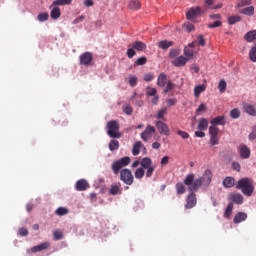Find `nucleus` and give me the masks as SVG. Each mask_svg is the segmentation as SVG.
<instances>
[{
  "instance_id": "nucleus-1",
  "label": "nucleus",
  "mask_w": 256,
  "mask_h": 256,
  "mask_svg": "<svg viewBox=\"0 0 256 256\" xmlns=\"http://www.w3.org/2000/svg\"><path fill=\"white\" fill-rule=\"evenodd\" d=\"M131 163V158L129 156H125L119 160H116L112 163L111 169L114 175H119L120 173V181L125 185H132L135 181V177L133 176V172L127 168V165Z\"/></svg>"
},
{
  "instance_id": "nucleus-2",
  "label": "nucleus",
  "mask_w": 256,
  "mask_h": 256,
  "mask_svg": "<svg viewBox=\"0 0 256 256\" xmlns=\"http://www.w3.org/2000/svg\"><path fill=\"white\" fill-rule=\"evenodd\" d=\"M212 179L213 173L208 169L204 171L202 177L197 179H195V174H188L184 179V185H187L189 191H199L200 187H209Z\"/></svg>"
},
{
  "instance_id": "nucleus-3",
  "label": "nucleus",
  "mask_w": 256,
  "mask_h": 256,
  "mask_svg": "<svg viewBox=\"0 0 256 256\" xmlns=\"http://www.w3.org/2000/svg\"><path fill=\"white\" fill-rule=\"evenodd\" d=\"M236 189L242 191L243 195L246 197H251L255 191V185L253 184V179L251 178H242L236 184Z\"/></svg>"
},
{
  "instance_id": "nucleus-4",
  "label": "nucleus",
  "mask_w": 256,
  "mask_h": 256,
  "mask_svg": "<svg viewBox=\"0 0 256 256\" xmlns=\"http://www.w3.org/2000/svg\"><path fill=\"white\" fill-rule=\"evenodd\" d=\"M107 135H109L112 139H121L123 136L121 132H119L120 126L119 121L117 120H110L107 125Z\"/></svg>"
},
{
  "instance_id": "nucleus-5",
  "label": "nucleus",
  "mask_w": 256,
  "mask_h": 256,
  "mask_svg": "<svg viewBox=\"0 0 256 256\" xmlns=\"http://www.w3.org/2000/svg\"><path fill=\"white\" fill-rule=\"evenodd\" d=\"M209 135H210V144L215 146L219 145V128L217 126H210L209 127Z\"/></svg>"
},
{
  "instance_id": "nucleus-6",
  "label": "nucleus",
  "mask_w": 256,
  "mask_h": 256,
  "mask_svg": "<svg viewBox=\"0 0 256 256\" xmlns=\"http://www.w3.org/2000/svg\"><path fill=\"white\" fill-rule=\"evenodd\" d=\"M155 133V127L148 125L145 130L141 133V139L145 142L149 141L151 137H153V134Z\"/></svg>"
},
{
  "instance_id": "nucleus-7",
  "label": "nucleus",
  "mask_w": 256,
  "mask_h": 256,
  "mask_svg": "<svg viewBox=\"0 0 256 256\" xmlns=\"http://www.w3.org/2000/svg\"><path fill=\"white\" fill-rule=\"evenodd\" d=\"M197 205V195L195 192L191 191L186 199L185 209H193Z\"/></svg>"
},
{
  "instance_id": "nucleus-8",
  "label": "nucleus",
  "mask_w": 256,
  "mask_h": 256,
  "mask_svg": "<svg viewBox=\"0 0 256 256\" xmlns=\"http://www.w3.org/2000/svg\"><path fill=\"white\" fill-rule=\"evenodd\" d=\"M201 13H203V10H201V7L199 6L192 7L186 12V18L188 20L195 19L198 15H201Z\"/></svg>"
},
{
  "instance_id": "nucleus-9",
  "label": "nucleus",
  "mask_w": 256,
  "mask_h": 256,
  "mask_svg": "<svg viewBox=\"0 0 256 256\" xmlns=\"http://www.w3.org/2000/svg\"><path fill=\"white\" fill-rule=\"evenodd\" d=\"M156 128L158 129L160 135H165L166 137H169V135L171 134L169 126H167L163 121H157Z\"/></svg>"
},
{
  "instance_id": "nucleus-10",
  "label": "nucleus",
  "mask_w": 256,
  "mask_h": 256,
  "mask_svg": "<svg viewBox=\"0 0 256 256\" xmlns=\"http://www.w3.org/2000/svg\"><path fill=\"white\" fill-rule=\"evenodd\" d=\"M238 153L240 154L241 159H249V157H251V149L245 144L239 145Z\"/></svg>"
},
{
  "instance_id": "nucleus-11",
  "label": "nucleus",
  "mask_w": 256,
  "mask_h": 256,
  "mask_svg": "<svg viewBox=\"0 0 256 256\" xmlns=\"http://www.w3.org/2000/svg\"><path fill=\"white\" fill-rule=\"evenodd\" d=\"M228 200L231 201L230 203H235L236 205H243V195L241 193H231L228 195Z\"/></svg>"
},
{
  "instance_id": "nucleus-12",
  "label": "nucleus",
  "mask_w": 256,
  "mask_h": 256,
  "mask_svg": "<svg viewBox=\"0 0 256 256\" xmlns=\"http://www.w3.org/2000/svg\"><path fill=\"white\" fill-rule=\"evenodd\" d=\"M93 61V54L91 52H85L82 55H80V65H91V62Z\"/></svg>"
},
{
  "instance_id": "nucleus-13",
  "label": "nucleus",
  "mask_w": 256,
  "mask_h": 256,
  "mask_svg": "<svg viewBox=\"0 0 256 256\" xmlns=\"http://www.w3.org/2000/svg\"><path fill=\"white\" fill-rule=\"evenodd\" d=\"M187 61H189V58L185 56H179L172 61V65H174V67H185V65H187Z\"/></svg>"
},
{
  "instance_id": "nucleus-14",
  "label": "nucleus",
  "mask_w": 256,
  "mask_h": 256,
  "mask_svg": "<svg viewBox=\"0 0 256 256\" xmlns=\"http://www.w3.org/2000/svg\"><path fill=\"white\" fill-rule=\"evenodd\" d=\"M217 125H227V120L225 119V116H217L211 120L212 127H217Z\"/></svg>"
},
{
  "instance_id": "nucleus-15",
  "label": "nucleus",
  "mask_w": 256,
  "mask_h": 256,
  "mask_svg": "<svg viewBox=\"0 0 256 256\" xmlns=\"http://www.w3.org/2000/svg\"><path fill=\"white\" fill-rule=\"evenodd\" d=\"M50 245L51 244L49 242H43L37 246H33L30 251L31 253H39V251H45V249H49Z\"/></svg>"
},
{
  "instance_id": "nucleus-16",
  "label": "nucleus",
  "mask_w": 256,
  "mask_h": 256,
  "mask_svg": "<svg viewBox=\"0 0 256 256\" xmlns=\"http://www.w3.org/2000/svg\"><path fill=\"white\" fill-rule=\"evenodd\" d=\"M243 109H244L245 113H247L248 115H251V117H256L255 105H252L250 103H244Z\"/></svg>"
},
{
  "instance_id": "nucleus-17",
  "label": "nucleus",
  "mask_w": 256,
  "mask_h": 256,
  "mask_svg": "<svg viewBox=\"0 0 256 256\" xmlns=\"http://www.w3.org/2000/svg\"><path fill=\"white\" fill-rule=\"evenodd\" d=\"M89 183L86 180L81 179L76 182V191H87L89 189Z\"/></svg>"
},
{
  "instance_id": "nucleus-18",
  "label": "nucleus",
  "mask_w": 256,
  "mask_h": 256,
  "mask_svg": "<svg viewBox=\"0 0 256 256\" xmlns=\"http://www.w3.org/2000/svg\"><path fill=\"white\" fill-rule=\"evenodd\" d=\"M247 220V213L245 212H238L233 219V223H235V225L239 224V223H243V221Z\"/></svg>"
},
{
  "instance_id": "nucleus-19",
  "label": "nucleus",
  "mask_w": 256,
  "mask_h": 256,
  "mask_svg": "<svg viewBox=\"0 0 256 256\" xmlns=\"http://www.w3.org/2000/svg\"><path fill=\"white\" fill-rule=\"evenodd\" d=\"M239 13H241L242 15H247L248 17H253V15H255V7L247 6V7L241 8L239 10Z\"/></svg>"
},
{
  "instance_id": "nucleus-20",
  "label": "nucleus",
  "mask_w": 256,
  "mask_h": 256,
  "mask_svg": "<svg viewBox=\"0 0 256 256\" xmlns=\"http://www.w3.org/2000/svg\"><path fill=\"white\" fill-rule=\"evenodd\" d=\"M168 81L169 80L167 79V74L161 72L157 78V85L158 87H165Z\"/></svg>"
},
{
  "instance_id": "nucleus-21",
  "label": "nucleus",
  "mask_w": 256,
  "mask_h": 256,
  "mask_svg": "<svg viewBox=\"0 0 256 256\" xmlns=\"http://www.w3.org/2000/svg\"><path fill=\"white\" fill-rule=\"evenodd\" d=\"M208 127H209V120H207L206 118H201L198 121V126H197L198 131H207Z\"/></svg>"
},
{
  "instance_id": "nucleus-22",
  "label": "nucleus",
  "mask_w": 256,
  "mask_h": 256,
  "mask_svg": "<svg viewBox=\"0 0 256 256\" xmlns=\"http://www.w3.org/2000/svg\"><path fill=\"white\" fill-rule=\"evenodd\" d=\"M223 187H225V189H231V187H235V178L226 177L223 180Z\"/></svg>"
},
{
  "instance_id": "nucleus-23",
  "label": "nucleus",
  "mask_w": 256,
  "mask_h": 256,
  "mask_svg": "<svg viewBox=\"0 0 256 256\" xmlns=\"http://www.w3.org/2000/svg\"><path fill=\"white\" fill-rule=\"evenodd\" d=\"M109 193L110 195H121V183L111 185Z\"/></svg>"
},
{
  "instance_id": "nucleus-24",
  "label": "nucleus",
  "mask_w": 256,
  "mask_h": 256,
  "mask_svg": "<svg viewBox=\"0 0 256 256\" xmlns=\"http://www.w3.org/2000/svg\"><path fill=\"white\" fill-rule=\"evenodd\" d=\"M128 9L131 11H139L141 9V2L139 0H132L128 3Z\"/></svg>"
},
{
  "instance_id": "nucleus-25",
  "label": "nucleus",
  "mask_w": 256,
  "mask_h": 256,
  "mask_svg": "<svg viewBox=\"0 0 256 256\" xmlns=\"http://www.w3.org/2000/svg\"><path fill=\"white\" fill-rule=\"evenodd\" d=\"M175 43L173 41H168V40H162L158 42V47L159 49L167 50L169 47H173Z\"/></svg>"
},
{
  "instance_id": "nucleus-26",
  "label": "nucleus",
  "mask_w": 256,
  "mask_h": 256,
  "mask_svg": "<svg viewBox=\"0 0 256 256\" xmlns=\"http://www.w3.org/2000/svg\"><path fill=\"white\" fill-rule=\"evenodd\" d=\"M141 169H149V167L153 166V161L149 157H145L140 161Z\"/></svg>"
},
{
  "instance_id": "nucleus-27",
  "label": "nucleus",
  "mask_w": 256,
  "mask_h": 256,
  "mask_svg": "<svg viewBox=\"0 0 256 256\" xmlns=\"http://www.w3.org/2000/svg\"><path fill=\"white\" fill-rule=\"evenodd\" d=\"M245 41L253 43L256 39V30L249 31L244 36Z\"/></svg>"
},
{
  "instance_id": "nucleus-28",
  "label": "nucleus",
  "mask_w": 256,
  "mask_h": 256,
  "mask_svg": "<svg viewBox=\"0 0 256 256\" xmlns=\"http://www.w3.org/2000/svg\"><path fill=\"white\" fill-rule=\"evenodd\" d=\"M141 147H143V142L141 141L136 142L132 148V155L137 157V155L141 153Z\"/></svg>"
},
{
  "instance_id": "nucleus-29",
  "label": "nucleus",
  "mask_w": 256,
  "mask_h": 256,
  "mask_svg": "<svg viewBox=\"0 0 256 256\" xmlns=\"http://www.w3.org/2000/svg\"><path fill=\"white\" fill-rule=\"evenodd\" d=\"M205 89H207V86H205L204 84L195 86L194 97L196 98L200 97L201 93L205 92Z\"/></svg>"
},
{
  "instance_id": "nucleus-30",
  "label": "nucleus",
  "mask_w": 256,
  "mask_h": 256,
  "mask_svg": "<svg viewBox=\"0 0 256 256\" xmlns=\"http://www.w3.org/2000/svg\"><path fill=\"white\" fill-rule=\"evenodd\" d=\"M133 49L136 51H145L147 49V45L141 41H136L132 44Z\"/></svg>"
},
{
  "instance_id": "nucleus-31",
  "label": "nucleus",
  "mask_w": 256,
  "mask_h": 256,
  "mask_svg": "<svg viewBox=\"0 0 256 256\" xmlns=\"http://www.w3.org/2000/svg\"><path fill=\"white\" fill-rule=\"evenodd\" d=\"M51 19H59L61 17V9L59 7H54L50 12Z\"/></svg>"
},
{
  "instance_id": "nucleus-32",
  "label": "nucleus",
  "mask_w": 256,
  "mask_h": 256,
  "mask_svg": "<svg viewBox=\"0 0 256 256\" xmlns=\"http://www.w3.org/2000/svg\"><path fill=\"white\" fill-rule=\"evenodd\" d=\"M232 214H233V202H230L226 207V210L224 212V217H226V219H231Z\"/></svg>"
},
{
  "instance_id": "nucleus-33",
  "label": "nucleus",
  "mask_w": 256,
  "mask_h": 256,
  "mask_svg": "<svg viewBox=\"0 0 256 256\" xmlns=\"http://www.w3.org/2000/svg\"><path fill=\"white\" fill-rule=\"evenodd\" d=\"M176 191L178 195H183V193H185L186 189H185V184H183V182H179L176 184Z\"/></svg>"
},
{
  "instance_id": "nucleus-34",
  "label": "nucleus",
  "mask_w": 256,
  "mask_h": 256,
  "mask_svg": "<svg viewBox=\"0 0 256 256\" xmlns=\"http://www.w3.org/2000/svg\"><path fill=\"white\" fill-rule=\"evenodd\" d=\"M239 21H241V16L239 15L228 17L229 25H235V23H239Z\"/></svg>"
},
{
  "instance_id": "nucleus-35",
  "label": "nucleus",
  "mask_w": 256,
  "mask_h": 256,
  "mask_svg": "<svg viewBox=\"0 0 256 256\" xmlns=\"http://www.w3.org/2000/svg\"><path fill=\"white\" fill-rule=\"evenodd\" d=\"M230 117L232 119H239L241 117V111L238 108H234L230 111Z\"/></svg>"
},
{
  "instance_id": "nucleus-36",
  "label": "nucleus",
  "mask_w": 256,
  "mask_h": 256,
  "mask_svg": "<svg viewBox=\"0 0 256 256\" xmlns=\"http://www.w3.org/2000/svg\"><path fill=\"white\" fill-rule=\"evenodd\" d=\"M134 175L136 179H143L145 177V170L143 168H137Z\"/></svg>"
},
{
  "instance_id": "nucleus-37",
  "label": "nucleus",
  "mask_w": 256,
  "mask_h": 256,
  "mask_svg": "<svg viewBox=\"0 0 256 256\" xmlns=\"http://www.w3.org/2000/svg\"><path fill=\"white\" fill-rule=\"evenodd\" d=\"M108 147L111 151H117L119 149V142L117 140H110Z\"/></svg>"
},
{
  "instance_id": "nucleus-38",
  "label": "nucleus",
  "mask_w": 256,
  "mask_h": 256,
  "mask_svg": "<svg viewBox=\"0 0 256 256\" xmlns=\"http://www.w3.org/2000/svg\"><path fill=\"white\" fill-rule=\"evenodd\" d=\"M175 89V83L171 82V80L166 82L164 93H169Z\"/></svg>"
},
{
  "instance_id": "nucleus-39",
  "label": "nucleus",
  "mask_w": 256,
  "mask_h": 256,
  "mask_svg": "<svg viewBox=\"0 0 256 256\" xmlns=\"http://www.w3.org/2000/svg\"><path fill=\"white\" fill-rule=\"evenodd\" d=\"M218 89L220 93H225V91H227V82H225V80H221L218 84Z\"/></svg>"
},
{
  "instance_id": "nucleus-40",
  "label": "nucleus",
  "mask_w": 256,
  "mask_h": 256,
  "mask_svg": "<svg viewBox=\"0 0 256 256\" xmlns=\"http://www.w3.org/2000/svg\"><path fill=\"white\" fill-rule=\"evenodd\" d=\"M184 55L188 59H191V58H193V55H195V52L192 49H190L189 47H185L184 48Z\"/></svg>"
},
{
  "instance_id": "nucleus-41",
  "label": "nucleus",
  "mask_w": 256,
  "mask_h": 256,
  "mask_svg": "<svg viewBox=\"0 0 256 256\" xmlns=\"http://www.w3.org/2000/svg\"><path fill=\"white\" fill-rule=\"evenodd\" d=\"M73 0H55L53 2V5H55V7H57L58 5H71V2Z\"/></svg>"
},
{
  "instance_id": "nucleus-42",
  "label": "nucleus",
  "mask_w": 256,
  "mask_h": 256,
  "mask_svg": "<svg viewBox=\"0 0 256 256\" xmlns=\"http://www.w3.org/2000/svg\"><path fill=\"white\" fill-rule=\"evenodd\" d=\"M37 19H38V21L43 23L44 21H47V19H49V14L47 12H42V13L38 14Z\"/></svg>"
},
{
  "instance_id": "nucleus-43",
  "label": "nucleus",
  "mask_w": 256,
  "mask_h": 256,
  "mask_svg": "<svg viewBox=\"0 0 256 256\" xmlns=\"http://www.w3.org/2000/svg\"><path fill=\"white\" fill-rule=\"evenodd\" d=\"M146 95L148 97H155V95H157V89L153 87H147Z\"/></svg>"
},
{
  "instance_id": "nucleus-44",
  "label": "nucleus",
  "mask_w": 256,
  "mask_h": 256,
  "mask_svg": "<svg viewBox=\"0 0 256 256\" xmlns=\"http://www.w3.org/2000/svg\"><path fill=\"white\" fill-rule=\"evenodd\" d=\"M180 53L181 50L173 48L170 50L169 57L170 59H175V57H179Z\"/></svg>"
},
{
  "instance_id": "nucleus-45",
  "label": "nucleus",
  "mask_w": 256,
  "mask_h": 256,
  "mask_svg": "<svg viewBox=\"0 0 256 256\" xmlns=\"http://www.w3.org/2000/svg\"><path fill=\"white\" fill-rule=\"evenodd\" d=\"M122 110L123 112L126 114V115H132L133 114V107H131V105L129 104H126L122 107Z\"/></svg>"
},
{
  "instance_id": "nucleus-46",
  "label": "nucleus",
  "mask_w": 256,
  "mask_h": 256,
  "mask_svg": "<svg viewBox=\"0 0 256 256\" xmlns=\"http://www.w3.org/2000/svg\"><path fill=\"white\" fill-rule=\"evenodd\" d=\"M137 81H138L137 76L131 75L128 77V83L131 87H135L137 85Z\"/></svg>"
},
{
  "instance_id": "nucleus-47",
  "label": "nucleus",
  "mask_w": 256,
  "mask_h": 256,
  "mask_svg": "<svg viewBox=\"0 0 256 256\" xmlns=\"http://www.w3.org/2000/svg\"><path fill=\"white\" fill-rule=\"evenodd\" d=\"M69 213V210L67 208L59 207L56 210V215H59L60 217H63V215H67Z\"/></svg>"
},
{
  "instance_id": "nucleus-48",
  "label": "nucleus",
  "mask_w": 256,
  "mask_h": 256,
  "mask_svg": "<svg viewBox=\"0 0 256 256\" xmlns=\"http://www.w3.org/2000/svg\"><path fill=\"white\" fill-rule=\"evenodd\" d=\"M155 168H156L155 165H152V166L146 168V170H147L146 171V177L147 178L153 177V173H155Z\"/></svg>"
},
{
  "instance_id": "nucleus-49",
  "label": "nucleus",
  "mask_w": 256,
  "mask_h": 256,
  "mask_svg": "<svg viewBox=\"0 0 256 256\" xmlns=\"http://www.w3.org/2000/svg\"><path fill=\"white\" fill-rule=\"evenodd\" d=\"M252 1L251 0H241L238 4L237 7L239 9L243 8V7H247V5H251Z\"/></svg>"
},
{
  "instance_id": "nucleus-50",
  "label": "nucleus",
  "mask_w": 256,
  "mask_h": 256,
  "mask_svg": "<svg viewBox=\"0 0 256 256\" xmlns=\"http://www.w3.org/2000/svg\"><path fill=\"white\" fill-rule=\"evenodd\" d=\"M126 55L129 59H133L137 55V52H135V48H130L127 50Z\"/></svg>"
},
{
  "instance_id": "nucleus-51",
  "label": "nucleus",
  "mask_w": 256,
  "mask_h": 256,
  "mask_svg": "<svg viewBox=\"0 0 256 256\" xmlns=\"http://www.w3.org/2000/svg\"><path fill=\"white\" fill-rule=\"evenodd\" d=\"M18 234L20 235V237H27V235H29V230H27V228H19L18 230Z\"/></svg>"
},
{
  "instance_id": "nucleus-52",
  "label": "nucleus",
  "mask_w": 256,
  "mask_h": 256,
  "mask_svg": "<svg viewBox=\"0 0 256 256\" xmlns=\"http://www.w3.org/2000/svg\"><path fill=\"white\" fill-rule=\"evenodd\" d=\"M166 114H167V108H163L158 111L156 117H157V119H163V117H165Z\"/></svg>"
},
{
  "instance_id": "nucleus-53",
  "label": "nucleus",
  "mask_w": 256,
  "mask_h": 256,
  "mask_svg": "<svg viewBox=\"0 0 256 256\" xmlns=\"http://www.w3.org/2000/svg\"><path fill=\"white\" fill-rule=\"evenodd\" d=\"M54 239H56V241H59L61 239H63V232L56 230L53 233Z\"/></svg>"
},
{
  "instance_id": "nucleus-54",
  "label": "nucleus",
  "mask_w": 256,
  "mask_h": 256,
  "mask_svg": "<svg viewBox=\"0 0 256 256\" xmlns=\"http://www.w3.org/2000/svg\"><path fill=\"white\" fill-rule=\"evenodd\" d=\"M147 63V57L143 56L135 61V65H145Z\"/></svg>"
},
{
  "instance_id": "nucleus-55",
  "label": "nucleus",
  "mask_w": 256,
  "mask_h": 256,
  "mask_svg": "<svg viewBox=\"0 0 256 256\" xmlns=\"http://www.w3.org/2000/svg\"><path fill=\"white\" fill-rule=\"evenodd\" d=\"M177 135H179V137H181L182 139H189V133L183 130H178Z\"/></svg>"
},
{
  "instance_id": "nucleus-56",
  "label": "nucleus",
  "mask_w": 256,
  "mask_h": 256,
  "mask_svg": "<svg viewBox=\"0 0 256 256\" xmlns=\"http://www.w3.org/2000/svg\"><path fill=\"white\" fill-rule=\"evenodd\" d=\"M221 25H223V23L219 20L215 21L212 24H208L209 29H215L217 27H221Z\"/></svg>"
},
{
  "instance_id": "nucleus-57",
  "label": "nucleus",
  "mask_w": 256,
  "mask_h": 256,
  "mask_svg": "<svg viewBox=\"0 0 256 256\" xmlns=\"http://www.w3.org/2000/svg\"><path fill=\"white\" fill-rule=\"evenodd\" d=\"M153 79H155V76H153V74L151 73L144 74V81H146L147 83L153 81Z\"/></svg>"
},
{
  "instance_id": "nucleus-58",
  "label": "nucleus",
  "mask_w": 256,
  "mask_h": 256,
  "mask_svg": "<svg viewBox=\"0 0 256 256\" xmlns=\"http://www.w3.org/2000/svg\"><path fill=\"white\" fill-rule=\"evenodd\" d=\"M203 111H207V105L205 104H200L199 107L196 109V113H201Z\"/></svg>"
},
{
  "instance_id": "nucleus-59",
  "label": "nucleus",
  "mask_w": 256,
  "mask_h": 256,
  "mask_svg": "<svg viewBox=\"0 0 256 256\" xmlns=\"http://www.w3.org/2000/svg\"><path fill=\"white\" fill-rule=\"evenodd\" d=\"M232 169L234 170V171H241V164H239V162H233L232 163Z\"/></svg>"
},
{
  "instance_id": "nucleus-60",
  "label": "nucleus",
  "mask_w": 256,
  "mask_h": 256,
  "mask_svg": "<svg viewBox=\"0 0 256 256\" xmlns=\"http://www.w3.org/2000/svg\"><path fill=\"white\" fill-rule=\"evenodd\" d=\"M185 27H186V30L188 31V33H191V31H195V26L191 23H186Z\"/></svg>"
},
{
  "instance_id": "nucleus-61",
  "label": "nucleus",
  "mask_w": 256,
  "mask_h": 256,
  "mask_svg": "<svg viewBox=\"0 0 256 256\" xmlns=\"http://www.w3.org/2000/svg\"><path fill=\"white\" fill-rule=\"evenodd\" d=\"M198 45L205 47V38H203V35L198 36Z\"/></svg>"
},
{
  "instance_id": "nucleus-62",
  "label": "nucleus",
  "mask_w": 256,
  "mask_h": 256,
  "mask_svg": "<svg viewBox=\"0 0 256 256\" xmlns=\"http://www.w3.org/2000/svg\"><path fill=\"white\" fill-rule=\"evenodd\" d=\"M161 165H162V167H164V165H169V156H164L161 159Z\"/></svg>"
},
{
  "instance_id": "nucleus-63",
  "label": "nucleus",
  "mask_w": 256,
  "mask_h": 256,
  "mask_svg": "<svg viewBox=\"0 0 256 256\" xmlns=\"http://www.w3.org/2000/svg\"><path fill=\"white\" fill-rule=\"evenodd\" d=\"M177 103V98H171V99H168L167 100V104L170 106V107H173V105H175Z\"/></svg>"
},
{
  "instance_id": "nucleus-64",
  "label": "nucleus",
  "mask_w": 256,
  "mask_h": 256,
  "mask_svg": "<svg viewBox=\"0 0 256 256\" xmlns=\"http://www.w3.org/2000/svg\"><path fill=\"white\" fill-rule=\"evenodd\" d=\"M84 5L85 7H93L95 3L93 2V0H84Z\"/></svg>"
}]
</instances>
